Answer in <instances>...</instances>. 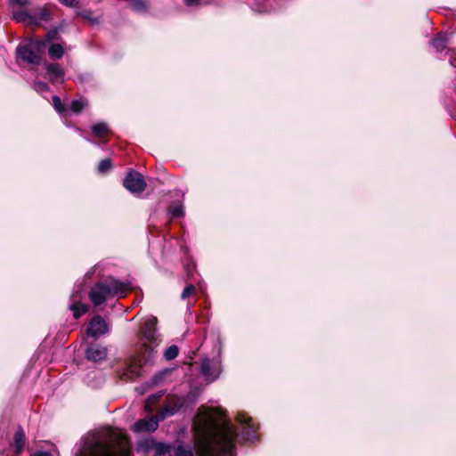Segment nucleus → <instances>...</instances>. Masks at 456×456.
<instances>
[{
    "mask_svg": "<svg viewBox=\"0 0 456 456\" xmlns=\"http://www.w3.org/2000/svg\"><path fill=\"white\" fill-rule=\"evenodd\" d=\"M45 47V42L32 40L26 44H20L17 47L18 56L25 62L32 65H39L41 53Z\"/></svg>",
    "mask_w": 456,
    "mask_h": 456,
    "instance_id": "3",
    "label": "nucleus"
},
{
    "mask_svg": "<svg viewBox=\"0 0 456 456\" xmlns=\"http://www.w3.org/2000/svg\"><path fill=\"white\" fill-rule=\"evenodd\" d=\"M45 70L52 83L63 81L65 72L59 63H47Z\"/></svg>",
    "mask_w": 456,
    "mask_h": 456,
    "instance_id": "11",
    "label": "nucleus"
},
{
    "mask_svg": "<svg viewBox=\"0 0 456 456\" xmlns=\"http://www.w3.org/2000/svg\"><path fill=\"white\" fill-rule=\"evenodd\" d=\"M151 445L153 446L155 456H164L167 453H170V446H167L161 442H152Z\"/></svg>",
    "mask_w": 456,
    "mask_h": 456,
    "instance_id": "20",
    "label": "nucleus"
},
{
    "mask_svg": "<svg viewBox=\"0 0 456 456\" xmlns=\"http://www.w3.org/2000/svg\"><path fill=\"white\" fill-rule=\"evenodd\" d=\"M157 318L147 320L140 328V338L143 340L139 352L127 358L122 366L116 370L119 379L123 381H134L140 376L143 366L154 358L159 345L157 332Z\"/></svg>",
    "mask_w": 456,
    "mask_h": 456,
    "instance_id": "2",
    "label": "nucleus"
},
{
    "mask_svg": "<svg viewBox=\"0 0 456 456\" xmlns=\"http://www.w3.org/2000/svg\"><path fill=\"white\" fill-rule=\"evenodd\" d=\"M155 442L154 440H145L140 443V447L143 449V451L148 452L150 450H153V446L151 445V443Z\"/></svg>",
    "mask_w": 456,
    "mask_h": 456,
    "instance_id": "34",
    "label": "nucleus"
},
{
    "mask_svg": "<svg viewBox=\"0 0 456 456\" xmlns=\"http://www.w3.org/2000/svg\"><path fill=\"white\" fill-rule=\"evenodd\" d=\"M12 6L24 7L28 4V0H9Z\"/></svg>",
    "mask_w": 456,
    "mask_h": 456,
    "instance_id": "35",
    "label": "nucleus"
},
{
    "mask_svg": "<svg viewBox=\"0 0 456 456\" xmlns=\"http://www.w3.org/2000/svg\"><path fill=\"white\" fill-rule=\"evenodd\" d=\"M86 106V102L81 100H73L70 104V110L75 114H80Z\"/></svg>",
    "mask_w": 456,
    "mask_h": 456,
    "instance_id": "27",
    "label": "nucleus"
},
{
    "mask_svg": "<svg viewBox=\"0 0 456 456\" xmlns=\"http://www.w3.org/2000/svg\"><path fill=\"white\" fill-rule=\"evenodd\" d=\"M69 310L73 313V317L78 320L82 315L86 314L89 310V306L80 301H76L69 305Z\"/></svg>",
    "mask_w": 456,
    "mask_h": 456,
    "instance_id": "15",
    "label": "nucleus"
},
{
    "mask_svg": "<svg viewBox=\"0 0 456 456\" xmlns=\"http://www.w3.org/2000/svg\"><path fill=\"white\" fill-rule=\"evenodd\" d=\"M60 39H61V37H60L59 28H53L46 33L45 39L43 41L45 42V45H46L47 43H51L52 41H54V40L58 41Z\"/></svg>",
    "mask_w": 456,
    "mask_h": 456,
    "instance_id": "22",
    "label": "nucleus"
},
{
    "mask_svg": "<svg viewBox=\"0 0 456 456\" xmlns=\"http://www.w3.org/2000/svg\"><path fill=\"white\" fill-rule=\"evenodd\" d=\"M48 54L51 59H61L64 54V48L60 44L53 43L48 47Z\"/></svg>",
    "mask_w": 456,
    "mask_h": 456,
    "instance_id": "19",
    "label": "nucleus"
},
{
    "mask_svg": "<svg viewBox=\"0 0 456 456\" xmlns=\"http://www.w3.org/2000/svg\"><path fill=\"white\" fill-rule=\"evenodd\" d=\"M36 20H45L47 21L51 19V13L46 8H41L38 12L37 13V16H35Z\"/></svg>",
    "mask_w": 456,
    "mask_h": 456,
    "instance_id": "31",
    "label": "nucleus"
},
{
    "mask_svg": "<svg viewBox=\"0 0 456 456\" xmlns=\"http://www.w3.org/2000/svg\"><path fill=\"white\" fill-rule=\"evenodd\" d=\"M85 355L86 360L99 362L107 357V348L98 344L91 343L87 346Z\"/></svg>",
    "mask_w": 456,
    "mask_h": 456,
    "instance_id": "9",
    "label": "nucleus"
},
{
    "mask_svg": "<svg viewBox=\"0 0 456 456\" xmlns=\"http://www.w3.org/2000/svg\"><path fill=\"white\" fill-rule=\"evenodd\" d=\"M52 101L54 110L59 114H63L67 110L66 106L62 103L61 98L58 95L53 96Z\"/></svg>",
    "mask_w": 456,
    "mask_h": 456,
    "instance_id": "25",
    "label": "nucleus"
},
{
    "mask_svg": "<svg viewBox=\"0 0 456 456\" xmlns=\"http://www.w3.org/2000/svg\"><path fill=\"white\" fill-rule=\"evenodd\" d=\"M238 430L221 412H209L201 423L198 456H227L236 449Z\"/></svg>",
    "mask_w": 456,
    "mask_h": 456,
    "instance_id": "1",
    "label": "nucleus"
},
{
    "mask_svg": "<svg viewBox=\"0 0 456 456\" xmlns=\"http://www.w3.org/2000/svg\"><path fill=\"white\" fill-rule=\"evenodd\" d=\"M164 377H165L164 372H159L151 378V383L153 385H157L164 379Z\"/></svg>",
    "mask_w": 456,
    "mask_h": 456,
    "instance_id": "36",
    "label": "nucleus"
},
{
    "mask_svg": "<svg viewBox=\"0 0 456 456\" xmlns=\"http://www.w3.org/2000/svg\"><path fill=\"white\" fill-rule=\"evenodd\" d=\"M128 7L137 13H147L150 11L149 0H126Z\"/></svg>",
    "mask_w": 456,
    "mask_h": 456,
    "instance_id": "14",
    "label": "nucleus"
},
{
    "mask_svg": "<svg viewBox=\"0 0 456 456\" xmlns=\"http://www.w3.org/2000/svg\"><path fill=\"white\" fill-rule=\"evenodd\" d=\"M129 449L120 443L110 444L96 441L91 449L89 456H131Z\"/></svg>",
    "mask_w": 456,
    "mask_h": 456,
    "instance_id": "4",
    "label": "nucleus"
},
{
    "mask_svg": "<svg viewBox=\"0 0 456 456\" xmlns=\"http://www.w3.org/2000/svg\"><path fill=\"white\" fill-rule=\"evenodd\" d=\"M172 456H194L191 449H185L182 444L174 448V454Z\"/></svg>",
    "mask_w": 456,
    "mask_h": 456,
    "instance_id": "28",
    "label": "nucleus"
},
{
    "mask_svg": "<svg viewBox=\"0 0 456 456\" xmlns=\"http://www.w3.org/2000/svg\"><path fill=\"white\" fill-rule=\"evenodd\" d=\"M200 371L205 376H213L214 372L212 371V367L210 363V360L208 358L203 359L200 366Z\"/></svg>",
    "mask_w": 456,
    "mask_h": 456,
    "instance_id": "26",
    "label": "nucleus"
},
{
    "mask_svg": "<svg viewBox=\"0 0 456 456\" xmlns=\"http://www.w3.org/2000/svg\"><path fill=\"white\" fill-rule=\"evenodd\" d=\"M77 16L82 18L83 20H88L92 24H96L99 22L98 19L94 17V12L90 9H83L77 11Z\"/></svg>",
    "mask_w": 456,
    "mask_h": 456,
    "instance_id": "21",
    "label": "nucleus"
},
{
    "mask_svg": "<svg viewBox=\"0 0 456 456\" xmlns=\"http://www.w3.org/2000/svg\"><path fill=\"white\" fill-rule=\"evenodd\" d=\"M169 213L172 218H180L184 215L183 208L180 205L171 207L169 208Z\"/></svg>",
    "mask_w": 456,
    "mask_h": 456,
    "instance_id": "30",
    "label": "nucleus"
},
{
    "mask_svg": "<svg viewBox=\"0 0 456 456\" xmlns=\"http://www.w3.org/2000/svg\"><path fill=\"white\" fill-rule=\"evenodd\" d=\"M112 168V162L110 159H104L98 164L97 170L100 174H106Z\"/></svg>",
    "mask_w": 456,
    "mask_h": 456,
    "instance_id": "23",
    "label": "nucleus"
},
{
    "mask_svg": "<svg viewBox=\"0 0 456 456\" xmlns=\"http://www.w3.org/2000/svg\"><path fill=\"white\" fill-rule=\"evenodd\" d=\"M183 407V402L177 400L173 406L167 405L165 408V411H167V413L168 415H174L175 413L179 411Z\"/></svg>",
    "mask_w": 456,
    "mask_h": 456,
    "instance_id": "29",
    "label": "nucleus"
},
{
    "mask_svg": "<svg viewBox=\"0 0 456 456\" xmlns=\"http://www.w3.org/2000/svg\"><path fill=\"white\" fill-rule=\"evenodd\" d=\"M124 187L131 193H142L146 188V182L141 173L131 169L123 181Z\"/></svg>",
    "mask_w": 456,
    "mask_h": 456,
    "instance_id": "5",
    "label": "nucleus"
},
{
    "mask_svg": "<svg viewBox=\"0 0 456 456\" xmlns=\"http://www.w3.org/2000/svg\"><path fill=\"white\" fill-rule=\"evenodd\" d=\"M35 88L37 92H47L50 87L45 82H37L35 83Z\"/></svg>",
    "mask_w": 456,
    "mask_h": 456,
    "instance_id": "33",
    "label": "nucleus"
},
{
    "mask_svg": "<svg viewBox=\"0 0 456 456\" xmlns=\"http://www.w3.org/2000/svg\"><path fill=\"white\" fill-rule=\"evenodd\" d=\"M200 0H183L184 4H185L186 6H190V7H191V6H195V5L200 4Z\"/></svg>",
    "mask_w": 456,
    "mask_h": 456,
    "instance_id": "39",
    "label": "nucleus"
},
{
    "mask_svg": "<svg viewBox=\"0 0 456 456\" xmlns=\"http://www.w3.org/2000/svg\"><path fill=\"white\" fill-rule=\"evenodd\" d=\"M448 37L445 34L438 33L432 40V45L437 52H442L447 47Z\"/></svg>",
    "mask_w": 456,
    "mask_h": 456,
    "instance_id": "18",
    "label": "nucleus"
},
{
    "mask_svg": "<svg viewBox=\"0 0 456 456\" xmlns=\"http://www.w3.org/2000/svg\"><path fill=\"white\" fill-rule=\"evenodd\" d=\"M92 133L95 137L103 139L110 133V130L106 123L100 122L92 126Z\"/></svg>",
    "mask_w": 456,
    "mask_h": 456,
    "instance_id": "17",
    "label": "nucleus"
},
{
    "mask_svg": "<svg viewBox=\"0 0 456 456\" xmlns=\"http://www.w3.org/2000/svg\"><path fill=\"white\" fill-rule=\"evenodd\" d=\"M12 17L17 22H28L29 24L36 23L35 16L29 14L26 11L14 10L12 12Z\"/></svg>",
    "mask_w": 456,
    "mask_h": 456,
    "instance_id": "16",
    "label": "nucleus"
},
{
    "mask_svg": "<svg viewBox=\"0 0 456 456\" xmlns=\"http://www.w3.org/2000/svg\"><path fill=\"white\" fill-rule=\"evenodd\" d=\"M157 428V421H153L152 419H139L134 424L132 430L134 432H153Z\"/></svg>",
    "mask_w": 456,
    "mask_h": 456,
    "instance_id": "13",
    "label": "nucleus"
},
{
    "mask_svg": "<svg viewBox=\"0 0 456 456\" xmlns=\"http://www.w3.org/2000/svg\"><path fill=\"white\" fill-rule=\"evenodd\" d=\"M26 445V435L21 426H18L13 436V441L10 447L12 449L13 456H20Z\"/></svg>",
    "mask_w": 456,
    "mask_h": 456,
    "instance_id": "10",
    "label": "nucleus"
},
{
    "mask_svg": "<svg viewBox=\"0 0 456 456\" xmlns=\"http://www.w3.org/2000/svg\"><path fill=\"white\" fill-rule=\"evenodd\" d=\"M236 420L242 426L241 438L244 441H253L257 438V427L252 422V419L245 413H239Z\"/></svg>",
    "mask_w": 456,
    "mask_h": 456,
    "instance_id": "7",
    "label": "nucleus"
},
{
    "mask_svg": "<svg viewBox=\"0 0 456 456\" xmlns=\"http://www.w3.org/2000/svg\"><path fill=\"white\" fill-rule=\"evenodd\" d=\"M109 332V326L101 315L94 316L89 322L86 334L87 337L98 338Z\"/></svg>",
    "mask_w": 456,
    "mask_h": 456,
    "instance_id": "8",
    "label": "nucleus"
},
{
    "mask_svg": "<svg viewBox=\"0 0 456 456\" xmlns=\"http://www.w3.org/2000/svg\"><path fill=\"white\" fill-rule=\"evenodd\" d=\"M110 296V286L102 281L96 282L88 293L89 299L94 306L102 305Z\"/></svg>",
    "mask_w": 456,
    "mask_h": 456,
    "instance_id": "6",
    "label": "nucleus"
},
{
    "mask_svg": "<svg viewBox=\"0 0 456 456\" xmlns=\"http://www.w3.org/2000/svg\"><path fill=\"white\" fill-rule=\"evenodd\" d=\"M62 4L69 7H75L78 4L80 0H59Z\"/></svg>",
    "mask_w": 456,
    "mask_h": 456,
    "instance_id": "37",
    "label": "nucleus"
},
{
    "mask_svg": "<svg viewBox=\"0 0 456 456\" xmlns=\"http://www.w3.org/2000/svg\"><path fill=\"white\" fill-rule=\"evenodd\" d=\"M195 291H196L195 286H194V285H192V284H190V285L186 286V287L183 289V292H182V294H181V297H182L183 299H185V298H186V297H188L189 296H191V295L194 294V293H195Z\"/></svg>",
    "mask_w": 456,
    "mask_h": 456,
    "instance_id": "32",
    "label": "nucleus"
},
{
    "mask_svg": "<svg viewBox=\"0 0 456 456\" xmlns=\"http://www.w3.org/2000/svg\"><path fill=\"white\" fill-rule=\"evenodd\" d=\"M179 354V348L175 345L168 346L164 352V357L166 360L170 361L177 357Z\"/></svg>",
    "mask_w": 456,
    "mask_h": 456,
    "instance_id": "24",
    "label": "nucleus"
},
{
    "mask_svg": "<svg viewBox=\"0 0 456 456\" xmlns=\"http://www.w3.org/2000/svg\"><path fill=\"white\" fill-rule=\"evenodd\" d=\"M31 456H52V454L45 451H38L32 454Z\"/></svg>",
    "mask_w": 456,
    "mask_h": 456,
    "instance_id": "40",
    "label": "nucleus"
},
{
    "mask_svg": "<svg viewBox=\"0 0 456 456\" xmlns=\"http://www.w3.org/2000/svg\"><path fill=\"white\" fill-rule=\"evenodd\" d=\"M163 395V394L161 392H159V393H156V394H152L151 395L148 399H147V402H151V403H155L157 402L158 400H159L161 398V396Z\"/></svg>",
    "mask_w": 456,
    "mask_h": 456,
    "instance_id": "38",
    "label": "nucleus"
},
{
    "mask_svg": "<svg viewBox=\"0 0 456 456\" xmlns=\"http://www.w3.org/2000/svg\"><path fill=\"white\" fill-rule=\"evenodd\" d=\"M110 289V296L115 295H123L128 290L131 289L130 282L121 281L119 280H116L114 278H110V284H108Z\"/></svg>",
    "mask_w": 456,
    "mask_h": 456,
    "instance_id": "12",
    "label": "nucleus"
}]
</instances>
